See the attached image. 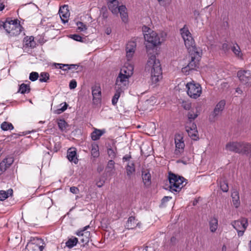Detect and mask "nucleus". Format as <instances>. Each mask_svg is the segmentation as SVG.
Segmentation results:
<instances>
[{
    "label": "nucleus",
    "mask_w": 251,
    "mask_h": 251,
    "mask_svg": "<svg viewBox=\"0 0 251 251\" xmlns=\"http://www.w3.org/2000/svg\"><path fill=\"white\" fill-rule=\"evenodd\" d=\"M145 70L151 72L152 83L156 84L162 78V69L160 61L154 54L151 55L148 59Z\"/></svg>",
    "instance_id": "f257e3e1"
},
{
    "label": "nucleus",
    "mask_w": 251,
    "mask_h": 251,
    "mask_svg": "<svg viewBox=\"0 0 251 251\" xmlns=\"http://www.w3.org/2000/svg\"><path fill=\"white\" fill-rule=\"evenodd\" d=\"M168 179L170 182L169 188L173 193L179 192L186 184V182L184 184L186 180L183 177L173 173L169 174Z\"/></svg>",
    "instance_id": "f03ea898"
},
{
    "label": "nucleus",
    "mask_w": 251,
    "mask_h": 251,
    "mask_svg": "<svg viewBox=\"0 0 251 251\" xmlns=\"http://www.w3.org/2000/svg\"><path fill=\"white\" fill-rule=\"evenodd\" d=\"M3 27L7 33L11 36H17L21 31L22 27L18 19L10 20L9 18L3 23Z\"/></svg>",
    "instance_id": "7ed1b4c3"
},
{
    "label": "nucleus",
    "mask_w": 251,
    "mask_h": 251,
    "mask_svg": "<svg viewBox=\"0 0 251 251\" xmlns=\"http://www.w3.org/2000/svg\"><path fill=\"white\" fill-rule=\"evenodd\" d=\"M145 40L151 44L153 47L160 45L161 41L156 32L152 30L150 27L144 25L142 27Z\"/></svg>",
    "instance_id": "20e7f679"
},
{
    "label": "nucleus",
    "mask_w": 251,
    "mask_h": 251,
    "mask_svg": "<svg viewBox=\"0 0 251 251\" xmlns=\"http://www.w3.org/2000/svg\"><path fill=\"white\" fill-rule=\"evenodd\" d=\"M190 53V61L186 67L182 68V71H187V69L189 70L195 69L198 66L199 62L201 58L200 52L195 48L188 49Z\"/></svg>",
    "instance_id": "39448f33"
},
{
    "label": "nucleus",
    "mask_w": 251,
    "mask_h": 251,
    "mask_svg": "<svg viewBox=\"0 0 251 251\" xmlns=\"http://www.w3.org/2000/svg\"><path fill=\"white\" fill-rule=\"evenodd\" d=\"M188 95L193 99L199 98L201 94V87L199 83L194 81L187 83L186 85Z\"/></svg>",
    "instance_id": "423d86ee"
},
{
    "label": "nucleus",
    "mask_w": 251,
    "mask_h": 251,
    "mask_svg": "<svg viewBox=\"0 0 251 251\" xmlns=\"http://www.w3.org/2000/svg\"><path fill=\"white\" fill-rule=\"evenodd\" d=\"M180 33L184 40V44L187 49L195 48V42L188 28L186 25L180 29Z\"/></svg>",
    "instance_id": "0eeeda50"
},
{
    "label": "nucleus",
    "mask_w": 251,
    "mask_h": 251,
    "mask_svg": "<svg viewBox=\"0 0 251 251\" xmlns=\"http://www.w3.org/2000/svg\"><path fill=\"white\" fill-rule=\"evenodd\" d=\"M226 104V101L224 100L220 101L216 105L213 112L209 116V120L210 122H214L220 116L222 111L224 110Z\"/></svg>",
    "instance_id": "6e6552de"
},
{
    "label": "nucleus",
    "mask_w": 251,
    "mask_h": 251,
    "mask_svg": "<svg viewBox=\"0 0 251 251\" xmlns=\"http://www.w3.org/2000/svg\"><path fill=\"white\" fill-rule=\"evenodd\" d=\"M233 227L237 230L239 236H242L248 225L247 220L243 219L241 221H235L232 223Z\"/></svg>",
    "instance_id": "1a4fd4ad"
},
{
    "label": "nucleus",
    "mask_w": 251,
    "mask_h": 251,
    "mask_svg": "<svg viewBox=\"0 0 251 251\" xmlns=\"http://www.w3.org/2000/svg\"><path fill=\"white\" fill-rule=\"evenodd\" d=\"M93 95V103L95 105H99L101 102V88L98 85H95L92 87Z\"/></svg>",
    "instance_id": "9d476101"
},
{
    "label": "nucleus",
    "mask_w": 251,
    "mask_h": 251,
    "mask_svg": "<svg viewBox=\"0 0 251 251\" xmlns=\"http://www.w3.org/2000/svg\"><path fill=\"white\" fill-rule=\"evenodd\" d=\"M89 227V226H85L82 230L78 231L76 235L79 237L80 242L84 246L89 241L90 232L87 231L86 230Z\"/></svg>",
    "instance_id": "9b49d317"
},
{
    "label": "nucleus",
    "mask_w": 251,
    "mask_h": 251,
    "mask_svg": "<svg viewBox=\"0 0 251 251\" xmlns=\"http://www.w3.org/2000/svg\"><path fill=\"white\" fill-rule=\"evenodd\" d=\"M128 83L129 77L119 74L116 79L115 87L125 90L127 88Z\"/></svg>",
    "instance_id": "f8f14e48"
},
{
    "label": "nucleus",
    "mask_w": 251,
    "mask_h": 251,
    "mask_svg": "<svg viewBox=\"0 0 251 251\" xmlns=\"http://www.w3.org/2000/svg\"><path fill=\"white\" fill-rule=\"evenodd\" d=\"M237 76L243 84H246L251 83V72L250 71H239L237 73Z\"/></svg>",
    "instance_id": "ddd939ff"
},
{
    "label": "nucleus",
    "mask_w": 251,
    "mask_h": 251,
    "mask_svg": "<svg viewBox=\"0 0 251 251\" xmlns=\"http://www.w3.org/2000/svg\"><path fill=\"white\" fill-rule=\"evenodd\" d=\"M241 144V142H230L226 144L225 149L227 151L240 153Z\"/></svg>",
    "instance_id": "4468645a"
},
{
    "label": "nucleus",
    "mask_w": 251,
    "mask_h": 251,
    "mask_svg": "<svg viewBox=\"0 0 251 251\" xmlns=\"http://www.w3.org/2000/svg\"><path fill=\"white\" fill-rule=\"evenodd\" d=\"M136 47V44L134 41H129L127 44L126 47V58L128 61L132 58Z\"/></svg>",
    "instance_id": "2eb2a0df"
},
{
    "label": "nucleus",
    "mask_w": 251,
    "mask_h": 251,
    "mask_svg": "<svg viewBox=\"0 0 251 251\" xmlns=\"http://www.w3.org/2000/svg\"><path fill=\"white\" fill-rule=\"evenodd\" d=\"M185 128L189 136L191 137L192 139L196 140L199 138L197 126L195 124L192 123L189 126H186Z\"/></svg>",
    "instance_id": "dca6fc26"
},
{
    "label": "nucleus",
    "mask_w": 251,
    "mask_h": 251,
    "mask_svg": "<svg viewBox=\"0 0 251 251\" xmlns=\"http://www.w3.org/2000/svg\"><path fill=\"white\" fill-rule=\"evenodd\" d=\"M133 65L129 63H126L121 69L119 74L129 78L133 74Z\"/></svg>",
    "instance_id": "f3484780"
},
{
    "label": "nucleus",
    "mask_w": 251,
    "mask_h": 251,
    "mask_svg": "<svg viewBox=\"0 0 251 251\" xmlns=\"http://www.w3.org/2000/svg\"><path fill=\"white\" fill-rule=\"evenodd\" d=\"M175 140L176 147V153L177 154L183 151L185 145L183 141V138L180 135H176Z\"/></svg>",
    "instance_id": "a211bd4d"
},
{
    "label": "nucleus",
    "mask_w": 251,
    "mask_h": 251,
    "mask_svg": "<svg viewBox=\"0 0 251 251\" xmlns=\"http://www.w3.org/2000/svg\"><path fill=\"white\" fill-rule=\"evenodd\" d=\"M241 152L240 154L251 155V144L248 143L241 142Z\"/></svg>",
    "instance_id": "6ab92c4d"
},
{
    "label": "nucleus",
    "mask_w": 251,
    "mask_h": 251,
    "mask_svg": "<svg viewBox=\"0 0 251 251\" xmlns=\"http://www.w3.org/2000/svg\"><path fill=\"white\" fill-rule=\"evenodd\" d=\"M53 65L56 67H59V69L63 71H67L69 70H76L78 66L76 64H63L60 63H54Z\"/></svg>",
    "instance_id": "aec40b11"
},
{
    "label": "nucleus",
    "mask_w": 251,
    "mask_h": 251,
    "mask_svg": "<svg viewBox=\"0 0 251 251\" xmlns=\"http://www.w3.org/2000/svg\"><path fill=\"white\" fill-rule=\"evenodd\" d=\"M138 223L134 217H129L126 224L125 227L127 229H133L135 228L137 225Z\"/></svg>",
    "instance_id": "412c9836"
},
{
    "label": "nucleus",
    "mask_w": 251,
    "mask_h": 251,
    "mask_svg": "<svg viewBox=\"0 0 251 251\" xmlns=\"http://www.w3.org/2000/svg\"><path fill=\"white\" fill-rule=\"evenodd\" d=\"M231 197L234 206L238 208L240 204L239 193L237 191H234L231 194Z\"/></svg>",
    "instance_id": "4be33fe9"
},
{
    "label": "nucleus",
    "mask_w": 251,
    "mask_h": 251,
    "mask_svg": "<svg viewBox=\"0 0 251 251\" xmlns=\"http://www.w3.org/2000/svg\"><path fill=\"white\" fill-rule=\"evenodd\" d=\"M105 133L104 130H100L95 129L94 131L91 133V138L93 140L96 141L100 139V138Z\"/></svg>",
    "instance_id": "5701e85b"
},
{
    "label": "nucleus",
    "mask_w": 251,
    "mask_h": 251,
    "mask_svg": "<svg viewBox=\"0 0 251 251\" xmlns=\"http://www.w3.org/2000/svg\"><path fill=\"white\" fill-rule=\"evenodd\" d=\"M58 14L59 16H70V9L68 5L65 4L60 7Z\"/></svg>",
    "instance_id": "b1692460"
},
{
    "label": "nucleus",
    "mask_w": 251,
    "mask_h": 251,
    "mask_svg": "<svg viewBox=\"0 0 251 251\" xmlns=\"http://www.w3.org/2000/svg\"><path fill=\"white\" fill-rule=\"evenodd\" d=\"M218 226V219L213 217L211 218L209 221V227L211 232H214L217 229Z\"/></svg>",
    "instance_id": "393cba45"
},
{
    "label": "nucleus",
    "mask_w": 251,
    "mask_h": 251,
    "mask_svg": "<svg viewBox=\"0 0 251 251\" xmlns=\"http://www.w3.org/2000/svg\"><path fill=\"white\" fill-rule=\"evenodd\" d=\"M13 190L9 189L7 191L0 190V201H4L7 199L9 196H11L13 194Z\"/></svg>",
    "instance_id": "a878e982"
},
{
    "label": "nucleus",
    "mask_w": 251,
    "mask_h": 251,
    "mask_svg": "<svg viewBox=\"0 0 251 251\" xmlns=\"http://www.w3.org/2000/svg\"><path fill=\"white\" fill-rule=\"evenodd\" d=\"M143 181L144 185L148 187L151 184V176L149 173L143 172L142 173Z\"/></svg>",
    "instance_id": "bb28decb"
},
{
    "label": "nucleus",
    "mask_w": 251,
    "mask_h": 251,
    "mask_svg": "<svg viewBox=\"0 0 251 251\" xmlns=\"http://www.w3.org/2000/svg\"><path fill=\"white\" fill-rule=\"evenodd\" d=\"M26 248L28 251H42L43 247L34 243H30L27 245Z\"/></svg>",
    "instance_id": "cd10ccee"
},
{
    "label": "nucleus",
    "mask_w": 251,
    "mask_h": 251,
    "mask_svg": "<svg viewBox=\"0 0 251 251\" xmlns=\"http://www.w3.org/2000/svg\"><path fill=\"white\" fill-rule=\"evenodd\" d=\"M76 151L74 149H69L67 152V158L70 161H73L76 163Z\"/></svg>",
    "instance_id": "c85d7f7f"
},
{
    "label": "nucleus",
    "mask_w": 251,
    "mask_h": 251,
    "mask_svg": "<svg viewBox=\"0 0 251 251\" xmlns=\"http://www.w3.org/2000/svg\"><path fill=\"white\" fill-rule=\"evenodd\" d=\"M135 171L134 163L133 162H129L126 167L127 175L130 176Z\"/></svg>",
    "instance_id": "c756f323"
},
{
    "label": "nucleus",
    "mask_w": 251,
    "mask_h": 251,
    "mask_svg": "<svg viewBox=\"0 0 251 251\" xmlns=\"http://www.w3.org/2000/svg\"><path fill=\"white\" fill-rule=\"evenodd\" d=\"M78 242V239L76 237L70 238L66 242V246L69 248H72L75 246Z\"/></svg>",
    "instance_id": "7c9ffc66"
},
{
    "label": "nucleus",
    "mask_w": 251,
    "mask_h": 251,
    "mask_svg": "<svg viewBox=\"0 0 251 251\" xmlns=\"http://www.w3.org/2000/svg\"><path fill=\"white\" fill-rule=\"evenodd\" d=\"M91 154L94 157H98L100 155L99 146L97 144L92 145Z\"/></svg>",
    "instance_id": "2f4dec72"
},
{
    "label": "nucleus",
    "mask_w": 251,
    "mask_h": 251,
    "mask_svg": "<svg viewBox=\"0 0 251 251\" xmlns=\"http://www.w3.org/2000/svg\"><path fill=\"white\" fill-rule=\"evenodd\" d=\"M231 50L237 57L239 58L242 57L243 54L239 46L237 44L234 45L231 48Z\"/></svg>",
    "instance_id": "473e14b6"
},
{
    "label": "nucleus",
    "mask_w": 251,
    "mask_h": 251,
    "mask_svg": "<svg viewBox=\"0 0 251 251\" xmlns=\"http://www.w3.org/2000/svg\"><path fill=\"white\" fill-rule=\"evenodd\" d=\"M30 91V86L28 84L25 83L22 84L20 86L19 92H20L22 94L28 93Z\"/></svg>",
    "instance_id": "72a5a7b5"
},
{
    "label": "nucleus",
    "mask_w": 251,
    "mask_h": 251,
    "mask_svg": "<svg viewBox=\"0 0 251 251\" xmlns=\"http://www.w3.org/2000/svg\"><path fill=\"white\" fill-rule=\"evenodd\" d=\"M1 128L4 131L11 130L14 128V127L11 123L4 122L1 125Z\"/></svg>",
    "instance_id": "f704fd0d"
},
{
    "label": "nucleus",
    "mask_w": 251,
    "mask_h": 251,
    "mask_svg": "<svg viewBox=\"0 0 251 251\" xmlns=\"http://www.w3.org/2000/svg\"><path fill=\"white\" fill-rule=\"evenodd\" d=\"M24 41L25 45L27 47L32 48L34 46L35 43L33 38L32 37L29 38H25Z\"/></svg>",
    "instance_id": "c9c22d12"
},
{
    "label": "nucleus",
    "mask_w": 251,
    "mask_h": 251,
    "mask_svg": "<svg viewBox=\"0 0 251 251\" xmlns=\"http://www.w3.org/2000/svg\"><path fill=\"white\" fill-rule=\"evenodd\" d=\"M57 124L59 128L62 131L65 130L68 126V125L64 120H59Z\"/></svg>",
    "instance_id": "e433bc0d"
},
{
    "label": "nucleus",
    "mask_w": 251,
    "mask_h": 251,
    "mask_svg": "<svg viewBox=\"0 0 251 251\" xmlns=\"http://www.w3.org/2000/svg\"><path fill=\"white\" fill-rule=\"evenodd\" d=\"M108 6L113 14L117 13V9L118 7V3L115 4V3L108 2Z\"/></svg>",
    "instance_id": "4c0bfd02"
},
{
    "label": "nucleus",
    "mask_w": 251,
    "mask_h": 251,
    "mask_svg": "<svg viewBox=\"0 0 251 251\" xmlns=\"http://www.w3.org/2000/svg\"><path fill=\"white\" fill-rule=\"evenodd\" d=\"M50 78L49 73L46 72H42L40 74L39 81L41 82H47Z\"/></svg>",
    "instance_id": "58836bf2"
},
{
    "label": "nucleus",
    "mask_w": 251,
    "mask_h": 251,
    "mask_svg": "<svg viewBox=\"0 0 251 251\" xmlns=\"http://www.w3.org/2000/svg\"><path fill=\"white\" fill-rule=\"evenodd\" d=\"M117 13H119L120 16H126L127 15V8L125 5H121L118 7Z\"/></svg>",
    "instance_id": "ea45409f"
},
{
    "label": "nucleus",
    "mask_w": 251,
    "mask_h": 251,
    "mask_svg": "<svg viewBox=\"0 0 251 251\" xmlns=\"http://www.w3.org/2000/svg\"><path fill=\"white\" fill-rule=\"evenodd\" d=\"M222 190L224 192H227L228 190V186L226 181L223 180L220 183Z\"/></svg>",
    "instance_id": "a19ab883"
},
{
    "label": "nucleus",
    "mask_w": 251,
    "mask_h": 251,
    "mask_svg": "<svg viewBox=\"0 0 251 251\" xmlns=\"http://www.w3.org/2000/svg\"><path fill=\"white\" fill-rule=\"evenodd\" d=\"M198 116V113L197 110L195 112L193 111H190L188 114V119L191 121L195 119Z\"/></svg>",
    "instance_id": "79ce46f5"
},
{
    "label": "nucleus",
    "mask_w": 251,
    "mask_h": 251,
    "mask_svg": "<svg viewBox=\"0 0 251 251\" xmlns=\"http://www.w3.org/2000/svg\"><path fill=\"white\" fill-rule=\"evenodd\" d=\"M38 77V73L35 72H32L29 75V79L32 81H34L36 80Z\"/></svg>",
    "instance_id": "37998d69"
},
{
    "label": "nucleus",
    "mask_w": 251,
    "mask_h": 251,
    "mask_svg": "<svg viewBox=\"0 0 251 251\" xmlns=\"http://www.w3.org/2000/svg\"><path fill=\"white\" fill-rule=\"evenodd\" d=\"M115 89L116 93L114 94L113 97L118 100L121 94L124 91V90L121 89H118V88L116 87H115Z\"/></svg>",
    "instance_id": "c03bdc74"
},
{
    "label": "nucleus",
    "mask_w": 251,
    "mask_h": 251,
    "mask_svg": "<svg viewBox=\"0 0 251 251\" xmlns=\"http://www.w3.org/2000/svg\"><path fill=\"white\" fill-rule=\"evenodd\" d=\"M115 89L116 93L114 94L113 97L118 100L121 94L124 91V90L121 89H118V88L116 87H115Z\"/></svg>",
    "instance_id": "a18cd8bd"
},
{
    "label": "nucleus",
    "mask_w": 251,
    "mask_h": 251,
    "mask_svg": "<svg viewBox=\"0 0 251 251\" xmlns=\"http://www.w3.org/2000/svg\"><path fill=\"white\" fill-rule=\"evenodd\" d=\"M115 162L112 160H110L108 161L106 169L108 170V171H111L114 169Z\"/></svg>",
    "instance_id": "49530a36"
},
{
    "label": "nucleus",
    "mask_w": 251,
    "mask_h": 251,
    "mask_svg": "<svg viewBox=\"0 0 251 251\" xmlns=\"http://www.w3.org/2000/svg\"><path fill=\"white\" fill-rule=\"evenodd\" d=\"M107 153L108 154V156L111 159L114 158L116 156V153L115 151L111 148H109L107 150Z\"/></svg>",
    "instance_id": "de8ad7c7"
},
{
    "label": "nucleus",
    "mask_w": 251,
    "mask_h": 251,
    "mask_svg": "<svg viewBox=\"0 0 251 251\" xmlns=\"http://www.w3.org/2000/svg\"><path fill=\"white\" fill-rule=\"evenodd\" d=\"M8 167L6 166L4 161H2L0 163V174L4 172Z\"/></svg>",
    "instance_id": "09e8293b"
},
{
    "label": "nucleus",
    "mask_w": 251,
    "mask_h": 251,
    "mask_svg": "<svg viewBox=\"0 0 251 251\" xmlns=\"http://www.w3.org/2000/svg\"><path fill=\"white\" fill-rule=\"evenodd\" d=\"M3 161L5 162V163L6 165V166L8 168L13 162V159L12 158H7L4 159Z\"/></svg>",
    "instance_id": "8fccbe9b"
},
{
    "label": "nucleus",
    "mask_w": 251,
    "mask_h": 251,
    "mask_svg": "<svg viewBox=\"0 0 251 251\" xmlns=\"http://www.w3.org/2000/svg\"><path fill=\"white\" fill-rule=\"evenodd\" d=\"M182 106L186 110H189L191 108V103L188 101H183Z\"/></svg>",
    "instance_id": "3c124183"
},
{
    "label": "nucleus",
    "mask_w": 251,
    "mask_h": 251,
    "mask_svg": "<svg viewBox=\"0 0 251 251\" xmlns=\"http://www.w3.org/2000/svg\"><path fill=\"white\" fill-rule=\"evenodd\" d=\"M104 183L105 180L103 178H100L99 180L96 181V184L98 187L100 188L104 185Z\"/></svg>",
    "instance_id": "603ef678"
},
{
    "label": "nucleus",
    "mask_w": 251,
    "mask_h": 251,
    "mask_svg": "<svg viewBox=\"0 0 251 251\" xmlns=\"http://www.w3.org/2000/svg\"><path fill=\"white\" fill-rule=\"evenodd\" d=\"M78 29L80 31H83L87 29L86 26L81 22L77 23Z\"/></svg>",
    "instance_id": "864d4df0"
},
{
    "label": "nucleus",
    "mask_w": 251,
    "mask_h": 251,
    "mask_svg": "<svg viewBox=\"0 0 251 251\" xmlns=\"http://www.w3.org/2000/svg\"><path fill=\"white\" fill-rule=\"evenodd\" d=\"M76 85L77 83L75 80H72L69 84V87L71 89H75Z\"/></svg>",
    "instance_id": "5fc2aeb1"
},
{
    "label": "nucleus",
    "mask_w": 251,
    "mask_h": 251,
    "mask_svg": "<svg viewBox=\"0 0 251 251\" xmlns=\"http://www.w3.org/2000/svg\"><path fill=\"white\" fill-rule=\"evenodd\" d=\"M70 190L71 193H72L73 194H78L79 191L78 188L77 187H75V186L70 187Z\"/></svg>",
    "instance_id": "6e6d98bb"
},
{
    "label": "nucleus",
    "mask_w": 251,
    "mask_h": 251,
    "mask_svg": "<svg viewBox=\"0 0 251 251\" xmlns=\"http://www.w3.org/2000/svg\"><path fill=\"white\" fill-rule=\"evenodd\" d=\"M72 38L74 40L77 41H81V39H82V38L80 36H79L78 35H76V34L73 35Z\"/></svg>",
    "instance_id": "4d7b16f0"
},
{
    "label": "nucleus",
    "mask_w": 251,
    "mask_h": 251,
    "mask_svg": "<svg viewBox=\"0 0 251 251\" xmlns=\"http://www.w3.org/2000/svg\"><path fill=\"white\" fill-rule=\"evenodd\" d=\"M161 5H165L170 3V0H157Z\"/></svg>",
    "instance_id": "13d9d810"
},
{
    "label": "nucleus",
    "mask_w": 251,
    "mask_h": 251,
    "mask_svg": "<svg viewBox=\"0 0 251 251\" xmlns=\"http://www.w3.org/2000/svg\"><path fill=\"white\" fill-rule=\"evenodd\" d=\"M67 106L68 104L66 102H65L64 106L58 109V110L60 111L58 113H59L60 112L64 111L67 109Z\"/></svg>",
    "instance_id": "bf43d9fd"
},
{
    "label": "nucleus",
    "mask_w": 251,
    "mask_h": 251,
    "mask_svg": "<svg viewBox=\"0 0 251 251\" xmlns=\"http://www.w3.org/2000/svg\"><path fill=\"white\" fill-rule=\"evenodd\" d=\"M69 17H60V20L62 21L63 24H66L68 22Z\"/></svg>",
    "instance_id": "052dcab7"
},
{
    "label": "nucleus",
    "mask_w": 251,
    "mask_h": 251,
    "mask_svg": "<svg viewBox=\"0 0 251 251\" xmlns=\"http://www.w3.org/2000/svg\"><path fill=\"white\" fill-rule=\"evenodd\" d=\"M171 197L165 196L162 199V203H165L171 199Z\"/></svg>",
    "instance_id": "680f3d73"
},
{
    "label": "nucleus",
    "mask_w": 251,
    "mask_h": 251,
    "mask_svg": "<svg viewBox=\"0 0 251 251\" xmlns=\"http://www.w3.org/2000/svg\"><path fill=\"white\" fill-rule=\"evenodd\" d=\"M130 158H131L130 155H126L123 157V160L124 161H129Z\"/></svg>",
    "instance_id": "e2e57ef3"
},
{
    "label": "nucleus",
    "mask_w": 251,
    "mask_h": 251,
    "mask_svg": "<svg viewBox=\"0 0 251 251\" xmlns=\"http://www.w3.org/2000/svg\"><path fill=\"white\" fill-rule=\"evenodd\" d=\"M118 99L113 97L112 100V104L114 105H115L117 104V102H118Z\"/></svg>",
    "instance_id": "0e129e2a"
},
{
    "label": "nucleus",
    "mask_w": 251,
    "mask_h": 251,
    "mask_svg": "<svg viewBox=\"0 0 251 251\" xmlns=\"http://www.w3.org/2000/svg\"><path fill=\"white\" fill-rule=\"evenodd\" d=\"M145 251H152L153 250L151 247L146 246L144 249Z\"/></svg>",
    "instance_id": "69168bd1"
},
{
    "label": "nucleus",
    "mask_w": 251,
    "mask_h": 251,
    "mask_svg": "<svg viewBox=\"0 0 251 251\" xmlns=\"http://www.w3.org/2000/svg\"><path fill=\"white\" fill-rule=\"evenodd\" d=\"M223 47V49L224 50H227L228 49V46L227 44H224L222 46Z\"/></svg>",
    "instance_id": "338daca9"
},
{
    "label": "nucleus",
    "mask_w": 251,
    "mask_h": 251,
    "mask_svg": "<svg viewBox=\"0 0 251 251\" xmlns=\"http://www.w3.org/2000/svg\"><path fill=\"white\" fill-rule=\"evenodd\" d=\"M236 92L238 93L239 94H241L242 93V91L241 89L238 88L236 90Z\"/></svg>",
    "instance_id": "774afa93"
}]
</instances>
